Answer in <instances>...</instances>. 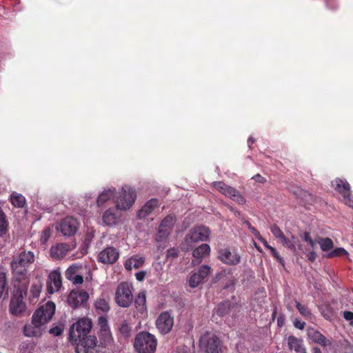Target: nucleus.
Masks as SVG:
<instances>
[{
	"mask_svg": "<svg viewBox=\"0 0 353 353\" xmlns=\"http://www.w3.org/2000/svg\"><path fill=\"white\" fill-rule=\"evenodd\" d=\"M63 329L60 327L56 326L50 330V333L54 336H59L62 334Z\"/></svg>",
	"mask_w": 353,
	"mask_h": 353,
	"instance_id": "nucleus-50",
	"label": "nucleus"
},
{
	"mask_svg": "<svg viewBox=\"0 0 353 353\" xmlns=\"http://www.w3.org/2000/svg\"><path fill=\"white\" fill-rule=\"evenodd\" d=\"M11 298L10 311L13 315H19L25 312L26 305L23 301V297L26 294V287H18Z\"/></svg>",
	"mask_w": 353,
	"mask_h": 353,
	"instance_id": "nucleus-6",
	"label": "nucleus"
},
{
	"mask_svg": "<svg viewBox=\"0 0 353 353\" xmlns=\"http://www.w3.org/2000/svg\"><path fill=\"white\" fill-rule=\"evenodd\" d=\"M34 261V254L32 252H21L17 256H14L12 260L11 263H15L17 265H21L28 268L30 265L33 263Z\"/></svg>",
	"mask_w": 353,
	"mask_h": 353,
	"instance_id": "nucleus-19",
	"label": "nucleus"
},
{
	"mask_svg": "<svg viewBox=\"0 0 353 353\" xmlns=\"http://www.w3.org/2000/svg\"><path fill=\"white\" fill-rule=\"evenodd\" d=\"M210 253V245L206 243L201 244L193 250L192 256L194 259L192 260V263L194 265H199L202 261L203 258L208 256Z\"/></svg>",
	"mask_w": 353,
	"mask_h": 353,
	"instance_id": "nucleus-20",
	"label": "nucleus"
},
{
	"mask_svg": "<svg viewBox=\"0 0 353 353\" xmlns=\"http://www.w3.org/2000/svg\"><path fill=\"white\" fill-rule=\"evenodd\" d=\"M174 325V319L168 312H162L157 319L156 325L162 334L169 333Z\"/></svg>",
	"mask_w": 353,
	"mask_h": 353,
	"instance_id": "nucleus-13",
	"label": "nucleus"
},
{
	"mask_svg": "<svg viewBox=\"0 0 353 353\" xmlns=\"http://www.w3.org/2000/svg\"><path fill=\"white\" fill-rule=\"evenodd\" d=\"M343 317L347 321H353V312L350 311H345L343 312Z\"/></svg>",
	"mask_w": 353,
	"mask_h": 353,
	"instance_id": "nucleus-58",
	"label": "nucleus"
},
{
	"mask_svg": "<svg viewBox=\"0 0 353 353\" xmlns=\"http://www.w3.org/2000/svg\"><path fill=\"white\" fill-rule=\"evenodd\" d=\"M321 315L326 319L331 321L334 315L333 308L329 304H325L319 307Z\"/></svg>",
	"mask_w": 353,
	"mask_h": 353,
	"instance_id": "nucleus-35",
	"label": "nucleus"
},
{
	"mask_svg": "<svg viewBox=\"0 0 353 353\" xmlns=\"http://www.w3.org/2000/svg\"><path fill=\"white\" fill-rule=\"evenodd\" d=\"M79 228V222L77 219L67 216L62 219L57 227L64 236H73Z\"/></svg>",
	"mask_w": 353,
	"mask_h": 353,
	"instance_id": "nucleus-12",
	"label": "nucleus"
},
{
	"mask_svg": "<svg viewBox=\"0 0 353 353\" xmlns=\"http://www.w3.org/2000/svg\"><path fill=\"white\" fill-rule=\"evenodd\" d=\"M211 270V268L208 265H201L199 269L198 270L197 274L200 276L203 280L208 276V275L210 274Z\"/></svg>",
	"mask_w": 353,
	"mask_h": 353,
	"instance_id": "nucleus-43",
	"label": "nucleus"
},
{
	"mask_svg": "<svg viewBox=\"0 0 353 353\" xmlns=\"http://www.w3.org/2000/svg\"><path fill=\"white\" fill-rule=\"evenodd\" d=\"M136 279L141 281H143L145 276V272H143V271H141V272H139L136 274Z\"/></svg>",
	"mask_w": 353,
	"mask_h": 353,
	"instance_id": "nucleus-60",
	"label": "nucleus"
},
{
	"mask_svg": "<svg viewBox=\"0 0 353 353\" xmlns=\"http://www.w3.org/2000/svg\"><path fill=\"white\" fill-rule=\"evenodd\" d=\"M10 201L12 204L17 208H23L26 204V199L21 194L17 192H12L10 195Z\"/></svg>",
	"mask_w": 353,
	"mask_h": 353,
	"instance_id": "nucleus-31",
	"label": "nucleus"
},
{
	"mask_svg": "<svg viewBox=\"0 0 353 353\" xmlns=\"http://www.w3.org/2000/svg\"><path fill=\"white\" fill-rule=\"evenodd\" d=\"M254 179L256 182L260 183H264L266 182V179L261 176L260 174H256L252 178Z\"/></svg>",
	"mask_w": 353,
	"mask_h": 353,
	"instance_id": "nucleus-52",
	"label": "nucleus"
},
{
	"mask_svg": "<svg viewBox=\"0 0 353 353\" xmlns=\"http://www.w3.org/2000/svg\"><path fill=\"white\" fill-rule=\"evenodd\" d=\"M294 325L299 330H303L305 326V323L299 319H295L294 321Z\"/></svg>",
	"mask_w": 353,
	"mask_h": 353,
	"instance_id": "nucleus-53",
	"label": "nucleus"
},
{
	"mask_svg": "<svg viewBox=\"0 0 353 353\" xmlns=\"http://www.w3.org/2000/svg\"><path fill=\"white\" fill-rule=\"evenodd\" d=\"M71 281L75 285L81 284L83 282V277L81 275L76 274Z\"/></svg>",
	"mask_w": 353,
	"mask_h": 353,
	"instance_id": "nucleus-54",
	"label": "nucleus"
},
{
	"mask_svg": "<svg viewBox=\"0 0 353 353\" xmlns=\"http://www.w3.org/2000/svg\"><path fill=\"white\" fill-rule=\"evenodd\" d=\"M89 299L88 293L83 290H72L68 296V305L73 309L79 307H85Z\"/></svg>",
	"mask_w": 353,
	"mask_h": 353,
	"instance_id": "nucleus-11",
	"label": "nucleus"
},
{
	"mask_svg": "<svg viewBox=\"0 0 353 353\" xmlns=\"http://www.w3.org/2000/svg\"><path fill=\"white\" fill-rule=\"evenodd\" d=\"M175 223V218L171 215L166 216L161 222L157 234V241H161L170 234Z\"/></svg>",
	"mask_w": 353,
	"mask_h": 353,
	"instance_id": "nucleus-14",
	"label": "nucleus"
},
{
	"mask_svg": "<svg viewBox=\"0 0 353 353\" xmlns=\"http://www.w3.org/2000/svg\"><path fill=\"white\" fill-rule=\"evenodd\" d=\"M283 321L284 319L283 317L278 318L277 324L279 327H281L283 325Z\"/></svg>",
	"mask_w": 353,
	"mask_h": 353,
	"instance_id": "nucleus-63",
	"label": "nucleus"
},
{
	"mask_svg": "<svg viewBox=\"0 0 353 353\" xmlns=\"http://www.w3.org/2000/svg\"><path fill=\"white\" fill-rule=\"evenodd\" d=\"M213 186L222 194H225L226 190L229 188V185H226L223 181H216L213 183Z\"/></svg>",
	"mask_w": 353,
	"mask_h": 353,
	"instance_id": "nucleus-45",
	"label": "nucleus"
},
{
	"mask_svg": "<svg viewBox=\"0 0 353 353\" xmlns=\"http://www.w3.org/2000/svg\"><path fill=\"white\" fill-rule=\"evenodd\" d=\"M118 209L116 208H109L105 211L103 214V221L107 225H113L117 223L118 216L116 214V211Z\"/></svg>",
	"mask_w": 353,
	"mask_h": 353,
	"instance_id": "nucleus-26",
	"label": "nucleus"
},
{
	"mask_svg": "<svg viewBox=\"0 0 353 353\" xmlns=\"http://www.w3.org/2000/svg\"><path fill=\"white\" fill-rule=\"evenodd\" d=\"M296 240L297 239L294 236H292L291 239L284 236L280 241L284 247L295 252L296 251Z\"/></svg>",
	"mask_w": 353,
	"mask_h": 353,
	"instance_id": "nucleus-33",
	"label": "nucleus"
},
{
	"mask_svg": "<svg viewBox=\"0 0 353 353\" xmlns=\"http://www.w3.org/2000/svg\"><path fill=\"white\" fill-rule=\"evenodd\" d=\"M317 243L320 245L321 249L323 252H327L334 247V243L330 238H319Z\"/></svg>",
	"mask_w": 353,
	"mask_h": 353,
	"instance_id": "nucleus-36",
	"label": "nucleus"
},
{
	"mask_svg": "<svg viewBox=\"0 0 353 353\" xmlns=\"http://www.w3.org/2000/svg\"><path fill=\"white\" fill-rule=\"evenodd\" d=\"M8 225L6 215L0 210V236H3L7 232Z\"/></svg>",
	"mask_w": 353,
	"mask_h": 353,
	"instance_id": "nucleus-38",
	"label": "nucleus"
},
{
	"mask_svg": "<svg viewBox=\"0 0 353 353\" xmlns=\"http://www.w3.org/2000/svg\"><path fill=\"white\" fill-rule=\"evenodd\" d=\"M52 230L50 228H46L41 232L40 241L41 243L45 244L52 235Z\"/></svg>",
	"mask_w": 353,
	"mask_h": 353,
	"instance_id": "nucleus-44",
	"label": "nucleus"
},
{
	"mask_svg": "<svg viewBox=\"0 0 353 353\" xmlns=\"http://www.w3.org/2000/svg\"><path fill=\"white\" fill-rule=\"evenodd\" d=\"M307 259L310 261L314 262L316 260L317 255L314 250H312L307 253Z\"/></svg>",
	"mask_w": 353,
	"mask_h": 353,
	"instance_id": "nucleus-56",
	"label": "nucleus"
},
{
	"mask_svg": "<svg viewBox=\"0 0 353 353\" xmlns=\"http://www.w3.org/2000/svg\"><path fill=\"white\" fill-rule=\"evenodd\" d=\"M94 307L98 313H105L109 311L110 306L108 302L102 298H99L94 303Z\"/></svg>",
	"mask_w": 353,
	"mask_h": 353,
	"instance_id": "nucleus-34",
	"label": "nucleus"
},
{
	"mask_svg": "<svg viewBox=\"0 0 353 353\" xmlns=\"http://www.w3.org/2000/svg\"><path fill=\"white\" fill-rule=\"evenodd\" d=\"M232 303L230 301H225L219 303L216 308V314L219 316L227 315L231 310Z\"/></svg>",
	"mask_w": 353,
	"mask_h": 353,
	"instance_id": "nucleus-32",
	"label": "nucleus"
},
{
	"mask_svg": "<svg viewBox=\"0 0 353 353\" xmlns=\"http://www.w3.org/2000/svg\"><path fill=\"white\" fill-rule=\"evenodd\" d=\"M303 197L305 199V202L310 205H312L313 203L316 202L317 198H316L313 194L304 192L303 194Z\"/></svg>",
	"mask_w": 353,
	"mask_h": 353,
	"instance_id": "nucleus-47",
	"label": "nucleus"
},
{
	"mask_svg": "<svg viewBox=\"0 0 353 353\" xmlns=\"http://www.w3.org/2000/svg\"><path fill=\"white\" fill-rule=\"evenodd\" d=\"M270 231L276 239H279L280 241L285 236L282 230L276 224H273L270 227Z\"/></svg>",
	"mask_w": 353,
	"mask_h": 353,
	"instance_id": "nucleus-40",
	"label": "nucleus"
},
{
	"mask_svg": "<svg viewBox=\"0 0 353 353\" xmlns=\"http://www.w3.org/2000/svg\"><path fill=\"white\" fill-rule=\"evenodd\" d=\"M145 258L139 254L132 256L125 263V268L127 270H132V268L138 269L143 266Z\"/></svg>",
	"mask_w": 353,
	"mask_h": 353,
	"instance_id": "nucleus-23",
	"label": "nucleus"
},
{
	"mask_svg": "<svg viewBox=\"0 0 353 353\" xmlns=\"http://www.w3.org/2000/svg\"><path fill=\"white\" fill-rule=\"evenodd\" d=\"M347 254V252L342 248H337L327 254V258H334Z\"/></svg>",
	"mask_w": 353,
	"mask_h": 353,
	"instance_id": "nucleus-41",
	"label": "nucleus"
},
{
	"mask_svg": "<svg viewBox=\"0 0 353 353\" xmlns=\"http://www.w3.org/2000/svg\"><path fill=\"white\" fill-rule=\"evenodd\" d=\"M92 327V322L87 317L81 318L70 325L68 332V341L76 345L77 353H92L97 346L96 336L89 335Z\"/></svg>",
	"mask_w": 353,
	"mask_h": 353,
	"instance_id": "nucleus-1",
	"label": "nucleus"
},
{
	"mask_svg": "<svg viewBox=\"0 0 353 353\" xmlns=\"http://www.w3.org/2000/svg\"><path fill=\"white\" fill-rule=\"evenodd\" d=\"M115 188L103 191L98 196L97 203L99 207L103 205L110 199L114 200Z\"/></svg>",
	"mask_w": 353,
	"mask_h": 353,
	"instance_id": "nucleus-29",
	"label": "nucleus"
},
{
	"mask_svg": "<svg viewBox=\"0 0 353 353\" xmlns=\"http://www.w3.org/2000/svg\"><path fill=\"white\" fill-rule=\"evenodd\" d=\"M119 257V252L114 247H108L99 252L97 260L104 264H113Z\"/></svg>",
	"mask_w": 353,
	"mask_h": 353,
	"instance_id": "nucleus-15",
	"label": "nucleus"
},
{
	"mask_svg": "<svg viewBox=\"0 0 353 353\" xmlns=\"http://www.w3.org/2000/svg\"><path fill=\"white\" fill-rule=\"evenodd\" d=\"M10 268L12 274V283L14 288L18 287H26L28 282V268L17 265L15 263H10Z\"/></svg>",
	"mask_w": 353,
	"mask_h": 353,
	"instance_id": "nucleus-9",
	"label": "nucleus"
},
{
	"mask_svg": "<svg viewBox=\"0 0 353 353\" xmlns=\"http://www.w3.org/2000/svg\"><path fill=\"white\" fill-rule=\"evenodd\" d=\"M295 305L296 309L299 310V313L304 317L310 319L312 316V314L309 309V307L305 305L301 304L300 302L295 300Z\"/></svg>",
	"mask_w": 353,
	"mask_h": 353,
	"instance_id": "nucleus-37",
	"label": "nucleus"
},
{
	"mask_svg": "<svg viewBox=\"0 0 353 353\" xmlns=\"http://www.w3.org/2000/svg\"><path fill=\"white\" fill-rule=\"evenodd\" d=\"M302 239L308 243L309 241H311V239H312V237L310 236V233L309 232H304L301 235Z\"/></svg>",
	"mask_w": 353,
	"mask_h": 353,
	"instance_id": "nucleus-57",
	"label": "nucleus"
},
{
	"mask_svg": "<svg viewBox=\"0 0 353 353\" xmlns=\"http://www.w3.org/2000/svg\"><path fill=\"white\" fill-rule=\"evenodd\" d=\"M224 195L232 199L239 204L242 205L245 203V198L241 195L239 191L231 186H229Z\"/></svg>",
	"mask_w": 353,
	"mask_h": 353,
	"instance_id": "nucleus-28",
	"label": "nucleus"
},
{
	"mask_svg": "<svg viewBox=\"0 0 353 353\" xmlns=\"http://www.w3.org/2000/svg\"><path fill=\"white\" fill-rule=\"evenodd\" d=\"M55 312V304L48 301L38 308L32 315L31 324L26 325L23 333L26 336H39L41 335V327L51 320Z\"/></svg>",
	"mask_w": 353,
	"mask_h": 353,
	"instance_id": "nucleus-2",
	"label": "nucleus"
},
{
	"mask_svg": "<svg viewBox=\"0 0 353 353\" xmlns=\"http://www.w3.org/2000/svg\"><path fill=\"white\" fill-rule=\"evenodd\" d=\"M312 353H321V350L319 347H312Z\"/></svg>",
	"mask_w": 353,
	"mask_h": 353,
	"instance_id": "nucleus-64",
	"label": "nucleus"
},
{
	"mask_svg": "<svg viewBox=\"0 0 353 353\" xmlns=\"http://www.w3.org/2000/svg\"><path fill=\"white\" fill-rule=\"evenodd\" d=\"M62 285L61 273L57 270H54L48 275L47 281V289L50 294H52L59 290Z\"/></svg>",
	"mask_w": 353,
	"mask_h": 353,
	"instance_id": "nucleus-17",
	"label": "nucleus"
},
{
	"mask_svg": "<svg viewBox=\"0 0 353 353\" xmlns=\"http://www.w3.org/2000/svg\"><path fill=\"white\" fill-rule=\"evenodd\" d=\"M157 340L154 335L148 332H141L137 334L134 347L138 353H154Z\"/></svg>",
	"mask_w": 353,
	"mask_h": 353,
	"instance_id": "nucleus-3",
	"label": "nucleus"
},
{
	"mask_svg": "<svg viewBox=\"0 0 353 353\" xmlns=\"http://www.w3.org/2000/svg\"><path fill=\"white\" fill-rule=\"evenodd\" d=\"M332 186L343 196V202L353 207V197L351 196L350 185L348 182L341 179H336L332 181Z\"/></svg>",
	"mask_w": 353,
	"mask_h": 353,
	"instance_id": "nucleus-8",
	"label": "nucleus"
},
{
	"mask_svg": "<svg viewBox=\"0 0 353 353\" xmlns=\"http://www.w3.org/2000/svg\"><path fill=\"white\" fill-rule=\"evenodd\" d=\"M210 230L205 226H198L192 229L185 237V242L190 245L192 243L206 241L209 239Z\"/></svg>",
	"mask_w": 353,
	"mask_h": 353,
	"instance_id": "nucleus-10",
	"label": "nucleus"
},
{
	"mask_svg": "<svg viewBox=\"0 0 353 353\" xmlns=\"http://www.w3.org/2000/svg\"><path fill=\"white\" fill-rule=\"evenodd\" d=\"M309 338L315 343H317L323 347L331 345L332 342L327 339L323 334L319 330L311 329L308 331Z\"/></svg>",
	"mask_w": 353,
	"mask_h": 353,
	"instance_id": "nucleus-22",
	"label": "nucleus"
},
{
	"mask_svg": "<svg viewBox=\"0 0 353 353\" xmlns=\"http://www.w3.org/2000/svg\"><path fill=\"white\" fill-rule=\"evenodd\" d=\"M159 206V200L157 199H152L149 200L137 213L139 219H145L150 214L153 210Z\"/></svg>",
	"mask_w": 353,
	"mask_h": 353,
	"instance_id": "nucleus-21",
	"label": "nucleus"
},
{
	"mask_svg": "<svg viewBox=\"0 0 353 353\" xmlns=\"http://www.w3.org/2000/svg\"><path fill=\"white\" fill-rule=\"evenodd\" d=\"M98 325L100 329L101 336H102L105 340H110L112 339L110 327L108 325V319L105 316H101L98 319Z\"/></svg>",
	"mask_w": 353,
	"mask_h": 353,
	"instance_id": "nucleus-24",
	"label": "nucleus"
},
{
	"mask_svg": "<svg viewBox=\"0 0 353 353\" xmlns=\"http://www.w3.org/2000/svg\"><path fill=\"white\" fill-rule=\"evenodd\" d=\"M201 350L205 353H221V342L215 334L206 332L199 340Z\"/></svg>",
	"mask_w": 353,
	"mask_h": 353,
	"instance_id": "nucleus-5",
	"label": "nucleus"
},
{
	"mask_svg": "<svg viewBox=\"0 0 353 353\" xmlns=\"http://www.w3.org/2000/svg\"><path fill=\"white\" fill-rule=\"evenodd\" d=\"M176 353H190V351L186 347H181L177 350Z\"/></svg>",
	"mask_w": 353,
	"mask_h": 353,
	"instance_id": "nucleus-61",
	"label": "nucleus"
},
{
	"mask_svg": "<svg viewBox=\"0 0 353 353\" xmlns=\"http://www.w3.org/2000/svg\"><path fill=\"white\" fill-rule=\"evenodd\" d=\"M77 270V266H76V265H71L70 267H69L66 270L65 273L66 279L71 281L74 278V276L76 275Z\"/></svg>",
	"mask_w": 353,
	"mask_h": 353,
	"instance_id": "nucleus-46",
	"label": "nucleus"
},
{
	"mask_svg": "<svg viewBox=\"0 0 353 353\" xmlns=\"http://www.w3.org/2000/svg\"><path fill=\"white\" fill-rule=\"evenodd\" d=\"M134 305L137 310L141 314L147 312L146 296L145 292H141L135 298Z\"/></svg>",
	"mask_w": 353,
	"mask_h": 353,
	"instance_id": "nucleus-27",
	"label": "nucleus"
},
{
	"mask_svg": "<svg viewBox=\"0 0 353 353\" xmlns=\"http://www.w3.org/2000/svg\"><path fill=\"white\" fill-rule=\"evenodd\" d=\"M219 259L228 265H236L240 263L241 257L237 252H231L229 249L225 248L219 251Z\"/></svg>",
	"mask_w": 353,
	"mask_h": 353,
	"instance_id": "nucleus-16",
	"label": "nucleus"
},
{
	"mask_svg": "<svg viewBox=\"0 0 353 353\" xmlns=\"http://www.w3.org/2000/svg\"><path fill=\"white\" fill-rule=\"evenodd\" d=\"M262 243L263 245L265 246V248H267L268 250H270L272 246L270 245L268 243V241L263 237L261 236V235H257V236H256Z\"/></svg>",
	"mask_w": 353,
	"mask_h": 353,
	"instance_id": "nucleus-55",
	"label": "nucleus"
},
{
	"mask_svg": "<svg viewBox=\"0 0 353 353\" xmlns=\"http://www.w3.org/2000/svg\"><path fill=\"white\" fill-rule=\"evenodd\" d=\"M136 199L135 190L130 186L125 185L117 193H114V202L117 209L127 210L133 205Z\"/></svg>",
	"mask_w": 353,
	"mask_h": 353,
	"instance_id": "nucleus-4",
	"label": "nucleus"
},
{
	"mask_svg": "<svg viewBox=\"0 0 353 353\" xmlns=\"http://www.w3.org/2000/svg\"><path fill=\"white\" fill-rule=\"evenodd\" d=\"M133 300L132 287L127 282H121L117 287L115 292L117 303L123 307H128Z\"/></svg>",
	"mask_w": 353,
	"mask_h": 353,
	"instance_id": "nucleus-7",
	"label": "nucleus"
},
{
	"mask_svg": "<svg viewBox=\"0 0 353 353\" xmlns=\"http://www.w3.org/2000/svg\"><path fill=\"white\" fill-rule=\"evenodd\" d=\"M317 241L318 240H314V239H311V241H309L308 243L309 245L312 248H314L315 245L317 243Z\"/></svg>",
	"mask_w": 353,
	"mask_h": 353,
	"instance_id": "nucleus-62",
	"label": "nucleus"
},
{
	"mask_svg": "<svg viewBox=\"0 0 353 353\" xmlns=\"http://www.w3.org/2000/svg\"><path fill=\"white\" fill-rule=\"evenodd\" d=\"M203 281V279L200 277L197 274H193L189 280V285L191 288L197 287L201 282Z\"/></svg>",
	"mask_w": 353,
	"mask_h": 353,
	"instance_id": "nucleus-42",
	"label": "nucleus"
},
{
	"mask_svg": "<svg viewBox=\"0 0 353 353\" xmlns=\"http://www.w3.org/2000/svg\"><path fill=\"white\" fill-rule=\"evenodd\" d=\"M288 345L290 351L294 350L296 353L303 352L305 349L303 343V340L293 335L288 336Z\"/></svg>",
	"mask_w": 353,
	"mask_h": 353,
	"instance_id": "nucleus-25",
	"label": "nucleus"
},
{
	"mask_svg": "<svg viewBox=\"0 0 353 353\" xmlns=\"http://www.w3.org/2000/svg\"><path fill=\"white\" fill-rule=\"evenodd\" d=\"M75 247L74 244L58 243L50 248V256L55 259L64 257L66 254Z\"/></svg>",
	"mask_w": 353,
	"mask_h": 353,
	"instance_id": "nucleus-18",
	"label": "nucleus"
},
{
	"mask_svg": "<svg viewBox=\"0 0 353 353\" xmlns=\"http://www.w3.org/2000/svg\"><path fill=\"white\" fill-rule=\"evenodd\" d=\"M270 252H271V254L272 256L276 259V260L282 265V266H285V261H284V259L280 256V254H279V252L276 251V250L274 248H272L270 250Z\"/></svg>",
	"mask_w": 353,
	"mask_h": 353,
	"instance_id": "nucleus-48",
	"label": "nucleus"
},
{
	"mask_svg": "<svg viewBox=\"0 0 353 353\" xmlns=\"http://www.w3.org/2000/svg\"><path fill=\"white\" fill-rule=\"evenodd\" d=\"M119 333L125 339H127L131 335V327L128 323H123L119 327Z\"/></svg>",
	"mask_w": 353,
	"mask_h": 353,
	"instance_id": "nucleus-39",
	"label": "nucleus"
},
{
	"mask_svg": "<svg viewBox=\"0 0 353 353\" xmlns=\"http://www.w3.org/2000/svg\"><path fill=\"white\" fill-rule=\"evenodd\" d=\"M179 255V250L176 248H172L167 251L166 257L175 259Z\"/></svg>",
	"mask_w": 353,
	"mask_h": 353,
	"instance_id": "nucleus-49",
	"label": "nucleus"
},
{
	"mask_svg": "<svg viewBox=\"0 0 353 353\" xmlns=\"http://www.w3.org/2000/svg\"><path fill=\"white\" fill-rule=\"evenodd\" d=\"M30 291L34 297H37L40 293L39 288L35 285L32 286Z\"/></svg>",
	"mask_w": 353,
	"mask_h": 353,
	"instance_id": "nucleus-59",
	"label": "nucleus"
},
{
	"mask_svg": "<svg viewBox=\"0 0 353 353\" xmlns=\"http://www.w3.org/2000/svg\"><path fill=\"white\" fill-rule=\"evenodd\" d=\"M244 223L248 226V228L255 236L259 235V232L254 227L252 226L251 223L248 221H245Z\"/></svg>",
	"mask_w": 353,
	"mask_h": 353,
	"instance_id": "nucleus-51",
	"label": "nucleus"
},
{
	"mask_svg": "<svg viewBox=\"0 0 353 353\" xmlns=\"http://www.w3.org/2000/svg\"><path fill=\"white\" fill-rule=\"evenodd\" d=\"M9 296V285L6 274L0 272V299H8Z\"/></svg>",
	"mask_w": 353,
	"mask_h": 353,
	"instance_id": "nucleus-30",
	"label": "nucleus"
}]
</instances>
